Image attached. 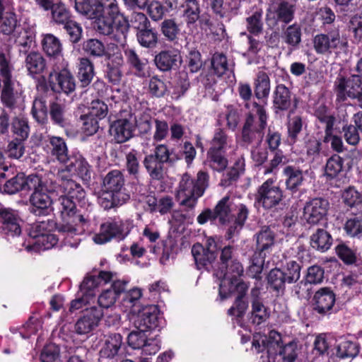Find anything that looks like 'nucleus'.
<instances>
[{"label": "nucleus", "instance_id": "obj_1", "mask_svg": "<svg viewBox=\"0 0 362 362\" xmlns=\"http://www.w3.org/2000/svg\"><path fill=\"white\" fill-rule=\"evenodd\" d=\"M58 204L62 219V222L57 225L60 238L65 245L77 247L80 241L78 236L83 233L89 220L77 214L76 203L68 197L61 195L58 199Z\"/></svg>", "mask_w": 362, "mask_h": 362}, {"label": "nucleus", "instance_id": "obj_2", "mask_svg": "<svg viewBox=\"0 0 362 362\" xmlns=\"http://www.w3.org/2000/svg\"><path fill=\"white\" fill-rule=\"evenodd\" d=\"M220 259L225 269L217 271L215 275L220 279L219 298L224 300L232 292L235 282L242 280L244 270L237 259V250L233 246L228 245L221 250Z\"/></svg>", "mask_w": 362, "mask_h": 362}, {"label": "nucleus", "instance_id": "obj_3", "mask_svg": "<svg viewBox=\"0 0 362 362\" xmlns=\"http://www.w3.org/2000/svg\"><path fill=\"white\" fill-rule=\"evenodd\" d=\"M212 211L215 218L222 224L236 217V222L242 226L248 216V209L246 206L230 196H226L221 199Z\"/></svg>", "mask_w": 362, "mask_h": 362}, {"label": "nucleus", "instance_id": "obj_4", "mask_svg": "<svg viewBox=\"0 0 362 362\" xmlns=\"http://www.w3.org/2000/svg\"><path fill=\"white\" fill-rule=\"evenodd\" d=\"M133 227L132 221L114 218L100 225V230L93 237L96 244H105L113 238L124 240Z\"/></svg>", "mask_w": 362, "mask_h": 362}, {"label": "nucleus", "instance_id": "obj_5", "mask_svg": "<svg viewBox=\"0 0 362 362\" xmlns=\"http://www.w3.org/2000/svg\"><path fill=\"white\" fill-rule=\"evenodd\" d=\"M313 48L318 54L329 56L332 53H338L344 50L347 42L341 37L338 29H334L325 33L317 34L313 40Z\"/></svg>", "mask_w": 362, "mask_h": 362}, {"label": "nucleus", "instance_id": "obj_6", "mask_svg": "<svg viewBox=\"0 0 362 362\" xmlns=\"http://www.w3.org/2000/svg\"><path fill=\"white\" fill-rule=\"evenodd\" d=\"M281 335L276 331H270L268 336L256 333L253 336L252 349L262 353L258 362H274L278 354Z\"/></svg>", "mask_w": 362, "mask_h": 362}, {"label": "nucleus", "instance_id": "obj_7", "mask_svg": "<svg viewBox=\"0 0 362 362\" xmlns=\"http://www.w3.org/2000/svg\"><path fill=\"white\" fill-rule=\"evenodd\" d=\"M94 17V28L100 34L109 35L118 45L124 46L127 42V37L129 33V21L127 20V29L122 31V35L120 37V24L117 17L107 16L100 13Z\"/></svg>", "mask_w": 362, "mask_h": 362}, {"label": "nucleus", "instance_id": "obj_8", "mask_svg": "<svg viewBox=\"0 0 362 362\" xmlns=\"http://www.w3.org/2000/svg\"><path fill=\"white\" fill-rule=\"evenodd\" d=\"M245 107L250 110V114L243 127V136L245 141L250 142L255 134L262 136L260 131L264 129L267 117L264 107L256 103H246Z\"/></svg>", "mask_w": 362, "mask_h": 362}, {"label": "nucleus", "instance_id": "obj_9", "mask_svg": "<svg viewBox=\"0 0 362 362\" xmlns=\"http://www.w3.org/2000/svg\"><path fill=\"white\" fill-rule=\"evenodd\" d=\"M185 182V187H182L185 197H182V206H185L189 209H192L196 203L197 199L203 195L205 189L208 187L209 175L206 173L199 172L197 178L194 182L189 179L188 174L182 175V182Z\"/></svg>", "mask_w": 362, "mask_h": 362}, {"label": "nucleus", "instance_id": "obj_10", "mask_svg": "<svg viewBox=\"0 0 362 362\" xmlns=\"http://www.w3.org/2000/svg\"><path fill=\"white\" fill-rule=\"evenodd\" d=\"M137 126L136 117L130 110H123L110 128V134L117 143H124L133 137Z\"/></svg>", "mask_w": 362, "mask_h": 362}, {"label": "nucleus", "instance_id": "obj_11", "mask_svg": "<svg viewBox=\"0 0 362 362\" xmlns=\"http://www.w3.org/2000/svg\"><path fill=\"white\" fill-rule=\"evenodd\" d=\"M334 86L337 99H356L362 108V81L358 76L354 74L348 78L338 77Z\"/></svg>", "mask_w": 362, "mask_h": 362}, {"label": "nucleus", "instance_id": "obj_12", "mask_svg": "<svg viewBox=\"0 0 362 362\" xmlns=\"http://www.w3.org/2000/svg\"><path fill=\"white\" fill-rule=\"evenodd\" d=\"M283 197V191L276 184V180L269 178L259 187L255 202L265 209H271L279 205Z\"/></svg>", "mask_w": 362, "mask_h": 362}, {"label": "nucleus", "instance_id": "obj_13", "mask_svg": "<svg viewBox=\"0 0 362 362\" xmlns=\"http://www.w3.org/2000/svg\"><path fill=\"white\" fill-rule=\"evenodd\" d=\"M33 192L30 195V211L36 216H46L52 211V199L46 186L39 177V183L32 187Z\"/></svg>", "mask_w": 362, "mask_h": 362}, {"label": "nucleus", "instance_id": "obj_14", "mask_svg": "<svg viewBox=\"0 0 362 362\" xmlns=\"http://www.w3.org/2000/svg\"><path fill=\"white\" fill-rule=\"evenodd\" d=\"M178 216V215L173 214V218L169 221L170 224L168 233L169 243L165 245L162 255L160 257V262L163 265L172 264L177 255V250L172 242L177 241L181 237V231L180 230L181 222L177 218Z\"/></svg>", "mask_w": 362, "mask_h": 362}, {"label": "nucleus", "instance_id": "obj_15", "mask_svg": "<svg viewBox=\"0 0 362 362\" xmlns=\"http://www.w3.org/2000/svg\"><path fill=\"white\" fill-rule=\"evenodd\" d=\"M49 83L52 90L57 93L69 95L76 89L75 78L67 69L50 73Z\"/></svg>", "mask_w": 362, "mask_h": 362}, {"label": "nucleus", "instance_id": "obj_16", "mask_svg": "<svg viewBox=\"0 0 362 362\" xmlns=\"http://www.w3.org/2000/svg\"><path fill=\"white\" fill-rule=\"evenodd\" d=\"M295 4L292 0H283L272 2L267 9V18L276 21L288 23L293 19Z\"/></svg>", "mask_w": 362, "mask_h": 362}, {"label": "nucleus", "instance_id": "obj_17", "mask_svg": "<svg viewBox=\"0 0 362 362\" xmlns=\"http://www.w3.org/2000/svg\"><path fill=\"white\" fill-rule=\"evenodd\" d=\"M103 315L100 308L93 306L87 308L83 317L75 325L76 332L79 334L90 333L98 326Z\"/></svg>", "mask_w": 362, "mask_h": 362}, {"label": "nucleus", "instance_id": "obj_18", "mask_svg": "<svg viewBox=\"0 0 362 362\" xmlns=\"http://www.w3.org/2000/svg\"><path fill=\"white\" fill-rule=\"evenodd\" d=\"M162 318L159 316L158 310L155 305H149L144 308L139 313L134 324L135 328L141 329L146 332L155 329L160 327Z\"/></svg>", "mask_w": 362, "mask_h": 362}, {"label": "nucleus", "instance_id": "obj_19", "mask_svg": "<svg viewBox=\"0 0 362 362\" xmlns=\"http://www.w3.org/2000/svg\"><path fill=\"white\" fill-rule=\"evenodd\" d=\"M112 279V273L105 271L100 272L98 275L87 276L80 284L79 292L93 301L98 288Z\"/></svg>", "mask_w": 362, "mask_h": 362}, {"label": "nucleus", "instance_id": "obj_20", "mask_svg": "<svg viewBox=\"0 0 362 362\" xmlns=\"http://www.w3.org/2000/svg\"><path fill=\"white\" fill-rule=\"evenodd\" d=\"M328 207L326 199H313L305 205L303 218L310 224H317L326 216Z\"/></svg>", "mask_w": 362, "mask_h": 362}, {"label": "nucleus", "instance_id": "obj_21", "mask_svg": "<svg viewBox=\"0 0 362 362\" xmlns=\"http://www.w3.org/2000/svg\"><path fill=\"white\" fill-rule=\"evenodd\" d=\"M37 183L39 176L31 175L25 177L23 173H19L6 181L3 186V190L8 194H13L23 190H31Z\"/></svg>", "mask_w": 362, "mask_h": 362}, {"label": "nucleus", "instance_id": "obj_22", "mask_svg": "<svg viewBox=\"0 0 362 362\" xmlns=\"http://www.w3.org/2000/svg\"><path fill=\"white\" fill-rule=\"evenodd\" d=\"M233 291L226 298H229L233 293L238 294L234 305L228 310V314L237 318L242 317L248 308V303L243 299L247 290L248 285L243 280L236 281L233 286Z\"/></svg>", "mask_w": 362, "mask_h": 362}, {"label": "nucleus", "instance_id": "obj_23", "mask_svg": "<svg viewBox=\"0 0 362 362\" xmlns=\"http://www.w3.org/2000/svg\"><path fill=\"white\" fill-rule=\"evenodd\" d=\"M0 220L2 230L5 234L11 236L19 235L21 234L20 218L16 211L11 209H1Z\"/></svg>", "mask_w": 362, "mask_h": 362}, {"label": "nucleus", "instance_id": "obj_24", "mask_svg": "<svg viewBox=\"0 0 362 362\" xmlns=\"http://www.w3.org/2000/svg\"><path fill=\"white\" fill-rule=\"evenodd\" d=\"M125 180L123 174L119 170H112L110 171L103 178V187L110 192L117 194H121L124 197L129 199L130 196L126 192L124 188Z\"/></svg>", "mask_w": 362, "mask_h": 362}, {"label": "nucleus", "instance_id": "obj_25", "mask_svg": "<svg viewBox=\"0 0 362 362\" xmlns=\"http://www.w3.org/2000/svg\"><path fill=\"white\" fill-rule=\"evenodd\" d=\"M314 310L319 314L325 315L333 308L335 303V295L328 288L319 289L313 297Z\"/></svg>", "mask_w": 362, "mask_h": 362}, {"label": "nucleus", "instance_id": "obj_26", "mask_svg": "<svg viewBox=\"0 0 362 362\" xmlns=\"http://www.w3.org/2000/svg\"><path fill=\"white\" fill-rule=\"evenodd\" d=\"M317 117L319 120L325 124V136L324 141L329 143L334 151L342 152L344 151L342 139L341 137L332 134V129L335 122L334 117L330 115H318Z\"/></svg>", "mask_w": 362, "mask_h": 362}, {"label": "nucleus", "instance_id": "obj_27", "mask_svg": "<svg viewBox=\"0 0 362 362\" xmlns=\"http://www.w3.org/2000/svg\"><path fill=\"white\" fill-rule=\"evenodd\" d=\"M97 14H106L117 17L120 24V37L123 36L122 31L127 29V18L119 12L118 4L116 0H96Z\"/></svg>", "mask_w": 362, "mask_h": 362}, {"label": "nucleus", "instance_id": "obj_28", "mask_svg": "<svg viewBox=\"0 0 362 362\" xmlns=\"http://www.w3.org/2000/svg\"><path fill=\"white\" fill-rule=\"evenodd\" d=\"M47 147L52 156L54 157L61 163H66L71 158L68 154L66 144L62 137L49 136Z\"/></svg>", "mask_w": 362, "mask_h": 362}, {"label": "nucleus", "instance_id": "obj_29", "mask_svg": "<svg viewBox=\"0 0 362 362\" xmlns=\"http://www.w3.org/2000/svg\"><path fill=\"white\" fill-rule=\"evenodd\" d=\"M122 344V337L118 333L105 336L104 344L100 351L101 358H112L116 356Z\"/></svg>", "mask_w": 362, "mask_h": 362}, {"label": "nucleus", "instance_id": "obj_30", "mask_svg": "<svg viewBox=\"0 0 362 362\" xmlns=\"http://www.w3.org/2000/svg\"><path fill=\"white\" fill-rule=\"evenodd\" d=\"M3 86L1 92V103L9 109H13L19 98V94L14 90L13 79L1 80Z\"/></svg>", "mask_w": 362, "mask_h": 362}, {"label": "nucleus", "instance_id": "obj_31", "mask_svg": "<svg viewBox=\"0 0 362 362\" xmlns=\"http://www.w3.org/2000/svg\"><path fill=\"white\" fill-rule=\"evenodd\" d=\"M128 200L129 199L124 197V195L121 196V194H117L105 189H103L98 198V204L104 209H110L114 207L120 206Z\"/></svg>", "mask_w": 362, "mask_h": 362}, {"label": "nucleus", "instance_id": "obj_32", "mask_svg": "<svg viewBox=\"0 0 362 362\" xmlns=\"http://www.w3.org/2000/svg\"><path fill=\"white\" fill-rule=\"evenodd\" d=\"M302 31L300 25L293 23L282 32L281 39L291 50L296 49L301 42Z\"/></svg>", "mask_w": 362, "mask_h": 362}, {"label": "nucleus", "instance_id": "obj_33", "mask_svg": "<svg viewBox=\"0 0 362 362\" xmlns=\"http://www.w3.org/2000/svg\"><path fill=\"white\" fill-rule=\"evenodd\" d=\"M274 245V233L269 227H263L257 234V247L259 250L258 255L266 256Z\"/></svg>", "mask_w": 362, "mask_h": 362}, {"label": "nucleus", "instance_id": "obj_34", "mask_svg": "<svg viewBox=\"0 0 362 362\" xmlns=\"http://www.w3.org/2000/svg\"><path fill=\"white\" fill-rule=\"evenodd\" d=\"M25 64L28 74L33 77L42 74L46 67L45 59L40 53L36 52H32L26 56Z\"/></svg>", "mask_w": 362, "mask_h": 362}, {"label": "nucleus", "instance_id": "obj_35", "mask_svg": "<svg viewBox=\"0 0 362 362\" xmlns=\"http://www.w3.org/2000/svg\"><path fill=\"white\" fill-rule=\"evenodd\" d=\"M284 174L286 177V188L292 192H296L304 181V172L294 166H286L284 169Z\"/></svg>", "mask_w": 362, "mask_h": 362}, {"label": "nucleus", "instance_id": "obj_36", "mask_svg": "<svg viewBox=\"0 0 362 362\" xmlns=\"http://www.w3.org/2000/svg\"><path fill=\"white\" fill-rule=\"evenodd\" d=\"M126 168L129 175L135 180L133 183L142 185L144 179L140 173V164L135 150L131 151L126 155Z\"/></svg>", "mask_w": 362, "mask_h": 362}, {"label": "nucleus", "instance_id": "obj_37", "mask_svg": "<svg viewBox=\"0 0 362 362\" xmlns=\"http://www.w3.org/2000/svg\"><path fill=\"white\" fill-rule=\"evenodd\" d=\"M42 46L43 51L49 57L57 58L62 55V43L52 34H45L42 35Z\"/></svg>", "mask_w": 362, "mask_h": 362}, {"label": "nucleus", "instance_id": "obj_38", "mask_svg": "<svg viewBox=\"0 0 362 362\" xmlns=\"http://www.w3.org/2000/svg\"><path fill=\"white\" fill-rule=\"evenodd\" d=\"M59 238L53 233L47 234L41 236L40 238L33 241L28 245L25 248L28 252H39L42 250L51 249L59 241Z\"/></svg>", "mask_w": 362, "mask_h": 362}, {"label": "nucleus", "instance_id": "obj_39", "mask_svg": "<svg viewBox=\"0 0 362 362\" xmlns=\"http://www.w3.org/2000/svg\"><path fill=\"white\" fill-rule=\"evenodd\" d=\"M54 228L57 230V225L53 220L47 219L36 221L31 225L29 235L35 241L42 235L51 233Z\"/></svg>", "mask_w": 362, "mask_h": 362}, {"label": "nucleus", "instance_id": "obj_40", "mask_svg": "<svg viewBox=\"0 0 362 362\" xmlns=\"http://www.w3.org/2000/svg\"><path fill=\"white\" fill-rule=\"evenodd\" d=\"M124 54L127 62L135 69L136 74L139 76L146 75V69L148 61L144 58H141L134 49L127 48L124 49Z\"/></svg>", "mask_w": 362, "mask_h": 362}, {"label": "nucleus", "instance_id": "obj_41", "mask_svg": "<svg viewBox=\"0 0 362 362\" xmlns=\"http://www.w3.org/2000/svg\"><path fill=\"white\" fill-rule=\"evenodd\" d=\"M68 162L73 165L74 174L76 173L82 180L86 181L90 179V166L81 155L72 156Z\"/></svg>", "mask_w": 362, "mask_h": 362}, {"label": "nucleus", "instance_id": "obj_42", "mask_svg": "<svg viewBox=\"0 0 362 362\" xmlns=\"http://www.w3.org/2000/svg\"><path fill=\"white\" fill-rule=\"evenodd\" d=\"M144 165L153 180H161L163 177V163L156 158V156L148 155L144 158Z\"/></svg>", "mask_w": 362, "mask_h": 362}, {"label": "nucleus", "instance_id": "obj_43", "mask_svg": "<svg viewBox=\"0 0 362 362\" xmlns=\"http://www.w3.org/2000/svg\"><path fill=\"white\" fill-rule=\"evenodd\" d=\"M179 51L168 50L161 52L155 58V62L158 69L162 71H168L170 69L179 57Z\"/></svg>", "mask_w": 362, "mask_h": 362}, {"label": "nucleus", "instance_id": "obj_44", "mask_svg": "<svg viewBox=\"0 0 362 362\" xmlns=\"http://www.w3.org/2000/svg\"><path fill=\"white\" fill-rule=\"evenodd\" d=\"M359 346L358 343L349 340H341L337 346L336 355L341 359L353 358L358 355Z\"/></svg>", "mask_w": 362, "mask_h": 362}, {"label": "nucleus", "instance_id": "obj_45", "mask_svg": "<svg viewBox=\"0 0 362 362\" xmlns=\"http://www.w3.org/2000/svg\"><path fill=\"white\" fill-rule=\"evenodd\" d=\"M78 68V77L82 86H88L91 82L95 74L93 63L88 58H80Z\"/></svg>", "mask_w": 362, "mask_h": 362}, {"label": "nucleus", "instance_id": "obj_46", "mask_svg": "<svg viewBox=\"0 0 362 362\" xmlns=\"http://www.w3.org/2000/svg\"><path fill=\"white\" fill-rule=\"evenodd\" d=\"M208 165L214 170L222 172L228 166V159L225 157L223 152L208 151L207 160Z\"/></svg>", "mask_w": 362, "mask_h": 362}, {"label": "nucleus", "instance_id": "obj_47", "mask_svg": "<svg viewBox=\"0 0 362 362\" xmlns=\"http://www.w3.org/2000/svg\"><path fill=\"white\" fill-rule=\"evenodd\" d=\"M311 245L318 250L326 251L332 245V238L327 231L319 229L312 235Z\"/></svg>", "mask_w": 362, "mask_h": 362}, {"label": "nucleus", "instance_id": "obj_48", "mask_svg": "<svg viewBox=\"0 0 362 362\" xmlns=\"http://www.w3.org/2000/svg\"><path fill=\"white\" fill-rule=\"evenodd\" d=\"M62 192H63L62 196L68 197L70 199L74 200L76 203L83 202L86 197V192L76 182H66L65 188L62 189Z\"/></svg>", "mask_w": 362, "mask_h": 362}, {"label": "nucleus", "instance_id": "obj_49", "mask_svg": "<svg viewBox=\"0 0 362 362\" xmlns=\"http://www.w3.org/2000/svg\"><path fill=\"white\" fill-rule=\"evenodd\" d=\"M343 159L338 155L329 158L325 167V176L328 179L336 178L343 169Z\"/></svg>", "mask_w": 362, "mask_h": 362}, {"label": "nucleus", "instance_id": "obj_50", "mask_svg": "<svg viewBox=\"0 0 362 362\" xmlns=\"http://www.w3.org/2000/svg\"><path fill=\"white\" fill-rule=\"evenodd\" d=\"M269 316V311L259 299L252 302L251 320L252 323L260 325Z\"/></svg>", "mask_w": 362, "mask_h": 362}, {"label": "nucleus", "instance_id": "obj_51", "mask_svg": "<svg viewBox=\"0 0 362 362\" xmlns=\"http://www.w3.org/2000/svg\"><path fill=\"white\" fill-rule=\"evenodd\" d=\"M232 141L223 130L218 129L214 134L209 150L225 153L231 147Z\"/></svg>", "mask_w": 362, "mask_h": 362}, {"label": "nucleus", "instance_id": "obj_52", "mask_svg": "<svg viewBox=\"0 0 362 362\" xmlns=\"http://www.w3.org/2000/svg\"><path fill=\"white\" fill-rule=\"evenodd\" d=\"M75 9L87 18H94L97 15L96 0H75Z\"/></svg>", "mask_w": 362, "mask_h": 362}, {"label": "nucleus", "instance_id": "obj_53", "mask_svg": "<svg viewBox=\"0 0 362 362\" xmlns=\"http://www.w3.org/2000/svg\"><path fill=\"white\" fill-rule=\"evenodd\" d=\"M274 103L275 107L279 110H286L290 106V91L285 86H276Z\"/></svg>", "mask_w": 362, "mask_h": 362}, {"label": "nucleus", "instance_id": "obj_54", "mask_svg": "<svg viewBox=\"0 0 362 362\" xmlns=\"http://www.w3.org/2000/svg\"><path fill=\"white\" fill-rule=\"evenodd\" d=\"M279 341L278 354L282 357L285 362H293L298 355V344L296 340L286 343L284 346Z\"/></svg>", "mask_w": 362, "mask_h": 362}, {"label": "nucleus", "instance_id": "obj_55", "mask_svg": "<svg viewBox=\"0 0 362 362\" xmlns=\"http://www.w3.org/2000/svg\"><path fill=\"white\" fill-rule=\"evenodd\" d=\"M281 271L285 276L287 284L296 282L300 276V266L295 260H288L283 266Z\"/></svg>", "mask_w": 362, "mask_h": 362}, {"label": "nucleus", "instance_id": "obj_56", "mask_svg": "<svg viewBox=\"0 0 362 362\" xmlns=\"http://www.w3.org/2000/svg\"><path fill=\"white\" fill-rule=\"evenodd\" d=\"M13 65L8 51H0V78L1 80L12 79Z\"/></svg>", "mask_w": 362, "mask_h": 362}, {"label": "nucleus", "instance_id": "obj_57", "mask_svg": "<svg viewBox=\"0 0 362 362\" xmlns=\"http://www.w3.org/2000/svg\"><path fill=\"white\" fill-rule=\"evenodd\" d=\"M12 132L16 136V139L25 140L29 135L30 127L28 121L22 117H16L12 122Z\"/></svg>", "mask_w": 362, "mask_h": 362}, {"label": "nucleus", "instance_id": "obj_58", "mask_svg": "<svg viewBox=\"0 0 362 362\" xmlns=\"http://www.w3.org/2000/svg\"><path fill=\"white\" fill-rule=\"evenodd\" d=\"M18 35L16 37V43L25 49H29L35 42V33L33 29L23 28L21 31H16Z\"/></svg>", "mask_w": 362, "mask_h": 362}, {"label": "nucleus", "instance_id": "obj_59", "mask_svg": "<svg viewBox=\"0 0 362 362\" xmlns=\"http://www.w3.org/2000/svg\"><path fill=\"white\" fill-rule=\"evenodd\" d=\"M17 19L15 13L7 11L0 17V30L4 35H10L17 28Z\"/></svg>", "mask_w": 362, "mask_h": 362}, {"label": "nucleus", "instance_id": "obj_60", "mask_svg": "<svg viewBox=\"0 0 362 362\" xmlns=\"http://www.w3.org/2000/svg\"><path fill=\"white\" fill-rule=\"evenodd\" d=\"M270 91V81L268 75L263 71L258 73L255 82V95L258 98L268 96Z\"/></svg>", "mask_w": 362, "mask_h": 362}, {"label": "nucleus", "instance_id": "obj_61", "mask_svg": "<svg viewBox=\"0 0 362 362\" xmlns=\"http://www.w3.org/2000/svg\"><path fill=\"white\" fill-rule=\"evenodd\" d=\"M343 202L348 206H358L362 204V193L354 187H349L341 194Z\"/></svg>", "mask_w": 362, "mask_h": 362}, {"label": "nucleus", "instance_id": "obj_62", "mask_svg": "<svg viewBox=\"0 0 362 362\" xmlns=\"http://www.w3.org/2000/svg\"><path fill=\"white\" fill-rule=\"evenodd\" d=\"M52 18L57 24L65 25L71 21V15L65 5L61 2L56 3L52 10Z\"/></svg>", "mask_w": 362, "mask_h": 362}, {"label": "nucleus", "instance_id": "obj_63", "mask_svg": "<svg viewBox=\"0 0 362 362\" xmlns=\"http://www.w3.org/2000/svg\"><path fill=\"white\" fill-rule=\"evenodd\" d=\"M262 11L261 9L256 8L252 14L246 18L247 29L254 35H258L262 30Z\"/></svg>", "mask_w": 362, "mask_h": 362}, {"label": "nucleus", "instance_id": "obj_64", "mask_svg": "<svg viewBox=\"0 0 362 362\" xmlns=\"http://www.w3.org/2000/svg\"><path fill=\"white\" fill-rule=\"evenodd\" d=\"M347 234L351 236H358L362 233V213L355 214L349 218L344 226Z\"/></svg>", "mask_w": 362, "mask_h": 362}]
</instances>
